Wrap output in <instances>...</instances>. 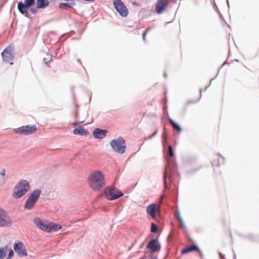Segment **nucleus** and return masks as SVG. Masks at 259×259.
Listing matches in <instances>:
<instances>
[{"label":"nucleus","instance_id":"nucleus-7","mask_svg":"<svg viewBox=\"0 0 259 259\" xmlns=\"http://www.w3.org/2000/svg\"><path fill=\"white\" fill-rule=\"evenodd\" d=\"M113 4L116 11L121 17H125L128 15V10L121 0H113Z\"/></svg>","mask_w":259,"mask_h":259},{"label":"nucleus","instance_id":"nucleus-30","mask_svg":"<svg viewBox=\"0 0 259 259\" xmlns=\"http://www.w3.org/2000/svg\"><path fill=\"white\" fill-rule=\"evenodd\" d=\"M83 122H84V120H79L78 121L74 122L73 123V125L74 126H76V125H78L81 123H83Z\"/></svg>","mask_w":259,"mask_h":259},{"label":"nucleus","instance_id":"nucleus-2","mask_svg":"<svg viewBox=\"0 0 259 259\" xmlns=\"http://www.w3.org/2000/svg\"><path fill=\"white\" fill-rule=\"evenodd\" d=\"M33 223L39 229L47 232L56 231L61 228L59 225L52 223H46L38 218H35L33 220Z\"/></svg>","mask_w":259,"mask_h":259},{"label":"nucleus","instance_id":"nucleus-12","mask_svg":"<svg viewBox=\"0 0 259 259\" xmlns=\"http://www.w3.org/2000/svg\"><path fill=\"white\" fill-rule=\"evenodd\" d=\"M14 249L18 255L20 256H26L27 255L26 248L21 242L15 243L14 245Z\"/></svg>","mask_w":259,"mask_h":259},{"label":"nucleus","instance_id":"nucleus-26","mask_svg":"<svg viewBox=\"0 0 259 259\" xmlns=\"http://www.w3.org/2000/svg\"><path fill=\"white\" fill-rule=\"evenodd\" d=\"M24 3L30 7L34 4V0H25Z\"/></svg>","mask_w":259,"mask_h":259},{"label":"nucleus","instance_id":"nucleus-22","mask_svg":"<svg viewBox=\"0 0 259 259\" xmlns=\"http://www.w3.org/2000/svg\"><path fill=\"white\" fill-rule=\"evenodd\" d=\"M75 5V3L72 2L70 4L66 3H61L59 5V8L61 9H67L69 8H71L72 6Z\"/></svg>","mask_w":259,"mask_h":259},{"label":"nucleus","instance_id":"nucleus-4","mask_svg":"<svg viewBox=\"0 0 259 259\" xmlns=\"http://www.w3.org/2000/svg\"><path fill=\"white\" fill-rule=\"evenodd\" d=\"M40 194L41 190L39 189H36L33 191L25 203L24 206V208L26 209H31L37 202Z\"/></svg>","mask_w":259,"mask_h":259},{"label":"nucleus","instance_id":"nucleus-3","mask_svg":"<svg viewBox=\"0 0 259 259\" xmlns=\"http://www.w3.org/2000/svg\"><path fill=\"white\" fill-rule=\"evenodd\" d=\"M29 188V184L26 180H21L15 186L13 196L19 198L23 196Z\"/></svg>","mask_w":259,"mask_h":259},{"label":"nucleus","instance_id":"nucleus-17","mask_svg":"<svg viewBox=\"0 0 259 259\" xmlns=\"http://www.w3.org/2000/svg\"><path fill=\"white\" fill-rule=\"evenodd\" d=\"M73 133L74 135H87L89 134L88 131L84 129L82 126H80L73 130Z\"/></svg>","mask_w":259,"mask_h":259},{"label":"nucleus","instance_id":"nucleus-13","mask_svg":"<svg viewBox=\"0 0 259 259\" xmlns=\"http://www.w3.org/2000/svg\"><path fill=\"white\" fill-rule=\"evenodd\" d=\"M147 248L149 249L151 252H155L159 250L160 246L158 241V239H154L148 243Z\"/></svg>","mask_w":259,"mask_h":259},{"label":"nucleus","instance_id":"nucleus-33","mask_svg":"<svg viewBox=\"0 0 259 259\" xmlns=\"http://www.w3.org/2000/svg\"><path fill=\"white\" fill-rule=\"evenodd\" d=\"M151 259H155V258H151Z\"/></svg>","mask_w":259,"mask_h":259},{"label":"nucleus","instance_id":"nucleus-16","mask_svg":"<svg viewBox=\"0 0 259 259\" xmlns=\"http://www.w3.org/2000/svg\"><path fill=\"white\" fill-rule=\"evenodd\" d=\"M107 132L106 130L97 128L94 131L93 134L95 138L103 139L106 136Z\"/></svg>","mask_w":259,"mask_h":259},{"label":"nucleus","instance_id":"nucleus-20","mask_svg":"<svg viewBox=\"0 0 259 259\" xmlns=\"http://www.w3.org/2000/svg\"><path fill=\"white\" fill-rule=\"evenodd\" d=\"M177 218L180 223V228H181L185 232H186L187 230L186 226L185 224V223H184V221L179 212H177Z\"/></svg>","mask_w":259,"mask_h":259},{"label":"nucleus","instance_id":"nucleus-27","mask_svg":"<svg viewBox=\"0 0 259 259\" xmlns=\"http://www.w3.org/2000/svg\"><path fill=\"white\" fill-rule=\"evenodd\" d=\"M168 153L169 155L171 157H173L174 155L172 147L170 145L168 146Z\"/></svg>","mask_w":259,"mask_h":259},{"label":"nucleus","instance_id":"nucleus-10","mask_svg":"<svg viewBox=\"0 0 259 259\" xmlns=\"http://www.w3.org/2000/svg\"><path fill=\"white\" fill-rule=\"evenodd\" d=\"M11 224V220L7 212L0 208V227H9Z\"/></svg>","mask_w":259,"mask_h":259},{"label":"nucleus","instance_id":"nucleus-11","mask_svg":"<svg viewBox=\"0 0 259 259\" xmlns=\"http://www.w3.org/2000/svg\"><path fill=\"white\" fill-rule=\"evenodd\" d=\"M169 2V0H157L155 6L156 12L161 14L165 11L168 6Z\"/></svg>","mask_w":259,"mask_h":259},{"label":"nucleus","instance_id":"nucleus-21","mask_svg":"<svg viewBox=\"0 0 259 259\" xmlns=\"http://www.w3.org/2000/svg\"><path fill=\"white\" fill-rule=\"evenodd\" d=\"M222 158L220 155H215L212 160V164L213 166H219L220 165V161Z\"/></svg>","mask_w":259,"mask_h":259},{"label":"nucleus","instance_id":"nucleus-15","mask_svg":"<svg viewBox=\"0 0 259 259\" xmlns=\"http://www.w3.org/2000/svg\"><path fill=\"white\" fill-rule=\"evenodd\" d=\"M29 7L27 6L25 3L22 2H19L18 4V9L19 11L26 17H28L29 13L27 11V9Z\"/></svg>","mask_w":259,"mask_h":259},{"label":"nucleus","instance_id":"nucleus-14","mask_svg":"<svg viewBox=\"0 0 259 259\" xmlns=\"http://www.w3.org/2000/svg\"><path fill=\"white\" fill-rule=\"evenodd\" d=\"M157 206L156 204L153 203L148 205L147 207V213L153 219H155L156 216Z\"/></svg>","mask_w":259,"mask_h":259},{"label":"nucleus","instance_id":"nucleus-9","mask_svg":"<svg viewBox=\"0 0 259 259\" xmlns=\"http://www.w3.org/2000/svg\"><path fill=\"white\" fill-rule=\"evenodd\" d=\"M2 56L4 62L12 65L14 58L13 47L11 45L8 46L2 53Z\"/></svg>","mask_w":259,"mask_h":259},{"label":"nucleus","instance_id":"nucleus-24","mask_svg":"<svg viewBox=\"0 0 259 259\" xmlns=\"http://www.w3.org/2000/svg\"><path fill=\"white\" fill-rule=\"evenodd\" d=\"M7 250L8 248L7 246L0 248V259H3L6 256Z\"/></svg>","mask_w":259,"mask_h":259},{"label":"nucleus","instance_id":"nucleus-1","mask_svg":"<svg viewBox=\"0 0 259 259\" xmlns=\"http://www.w3.org/2000/svg\"><path fill=\"white\" fill-rule=\"evenodd\" d=\"M89 186L95 191H100L105 185L104 175L99 170H94L89 175L87 179Z\"/></svg>","mask_w":259,"mask_h":259},{"label":"nucleus","instance_id":"nucleus-25","mask_svg":"<svg viewBox=\"0 0 259 259\" xmlns=\"http://www.w3.org/2000/svg\"><path fill=\"white\" fill-rule=\"evenodd\" d=\"M151 231L152 233H156L158 231V227L154 223L151 224Z\"/></svg>","mask_w":259,"mask_h":259},{"label":"nucleus","instance_id":"nucleus-8","mask_svg":"<svg viewBox=\"0 0 259 259\" xmlns=\"http://www.w3.org/2000/svg\"><path fill=\"white\" fill-rule=\"evenodd\" d=\"M37 130L35 125H25L14 128V131L16 134L21 135H28L34 133Z\"/></svg>","mask_w":259,"mask_h":259},{"label":"nucleus","instance_id":"nucleus-19","mask_svg":"<svg viewBox=\"0 0 259 259\" xmlns=\"http://www.w3.org/2000/svg\"><path fill=\"white\" fill-rule=\"evenodd\" d=\"M37 8L41 9L49 6V3L47 0H37Z\"/></svg>","mask_w":259,"mask_h":259},{"label":"nucleus","instance_id":"nucleus-28","mask_svg":"<svg viewBox=\"0 0 259 259\" xmlns=\"http://www.w3.org/2000/svg\"><path fill=\"white\" fill-rule=\"evenodd\" d=\"M14 255L13 251L12 249H9L8 256L7 259H10Z\"/></svg>","mask_w":259,"mask_h":259},{"label":"nucleus","instance_id":"nucleus-32","mask_svg":"<svg viewBox=\"0 0 259 259\" xmlns=\"http://www.w3.org/2000/svg\"><path fill=\"white\" fill-rule=\"evenodd\" d=\"M220 257L221 259H225V255L222 253H220Z\"/></svg>","mask_w":259,"mask_h":259},{"label":"nucleus","instance_id":"nucleus-6","mask_svg":"<svg viewBox=\"0 0 259 259\" xmlns=\"http://www.w3.org/2000/svg\"><path fill=\"white\" fill-rule=\"evenodd\" d=\"M110 144L115 152L120 154L124 152L125 143L122 138L119 137L116 139L112 140L110 142Z\"/></svg>","mask_w":259,"mask_h":259},{"label":"nucleus","instance_id":"nucleus-29","mask_svg":"<svg viewBox=\"0 0 259 259\" xmlns=\"http://www.w3.org/2000/svg\"><path fill=\"white\" fill-rule=\"evenodd\" d=\"M149 29H150V28H147L143 34V39L144 41L146 40V35L147 33H148V32L149 31Z\"/></svg>","mask_w":259,"mask_h":259},{"label":"nucleus","instance_id":"nucleus-23","mask_svg":"<svg viewBox=\"0 0 259 259\" xmlns=\"http://www.w3.org/2000/svg\"><path fill=\"white\" fill-rule=\"evenodd\" d=\"M169 122L174 130L178 131L179 133H180L181 132L182 129L181 127L174 121H173L171 119H170Z\"/></svg>","mask_w":259,"mask_h":259},{"label":"nucleus","instance_id":"nucleus-31","mask_svg":"<svg viewBox=\"0 0 259 259\" xmlns=\"http://www.w3.org/2000/svg\"><path fill=\"white\" fill-rule=\"evenodd\" d=\"M0 174L2 176H4L5 175V170L3 169L2 171H1Z\"/></svg>","mask_w":259,"mask_h":259},{"label":"nucleus","instance_id":"nucleus-5","mask_svg":"<svg viewBox=\"0 0 259 259\" xmlns=\"http://www.w3.org/2000/svg\"><path fill=\"white\" fill-rule=\"evenodd\" d=\"M104 193L106 198L109 200L116 199L123 195V193L119 190L112 187H106Z\"/></svg>","mask_w":259,"mask_h":259},{"label":"nucleus","instance_id":"nucleus-18","mask_svg":"<svg viewBox=\"0 0 259 259\" xmlns=\"http://www.w3.org/2000/svg\"><path fill=\"white\" fill-rule=\"evenodd\" d=\"M197 251L198 252L200 251L199 249L198 248V247L197 246H196L195 245H191L190 246L186 247L185 248H184L182 250L181 253L182 254H185V253H188V252H190L191 251Z\"/></svg>","mask_w":259,"mask_h":259}]
</instances>
